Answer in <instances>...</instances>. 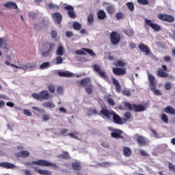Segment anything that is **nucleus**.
Listing matches in <instances>:
<instances>
[{
    "instance_id": "obj_21",
    "label": "nucleus",
    "mask_w": 175,
    "mask_h": 175,
    "mask_svg": "<svg viewBox=\"0 0 175 175\" xmlns=\"http://www.w3.org/2000/svg\"><path fill=\"white\" fill-rule=\"evenodd\" d=\"M8 40L3 38H0V47L5 50L6 51H8Z\"/></svg>"
},
{
    "instance_id": "obj_41",
    "label": "nucleus",
    "mask_w": 175,
    "mask_h": 175,
    "mask_svg": "<svg viewBox=\"0 0 175 175\" xmlns=\"http://www.w3.org/2000/svg\"><path fill=\"white\" fill-rule=\"evenodd\" d=\"M56 54L59 56L64 55V47L59 46L56 51Z\"/></svg>"
},
{
    "instance_id": "obj_44",
    "label": "nucleus",
    "mask_w": 175,
    "mask_h": 175,
    "mask_svg": "<svg viewBox=\"0 0 175 175\" xmlns=\"http://www.w3.org/2000/svg\"><path fill=\"white\" fill-rule=\"evenodd\" d=\"M100 167H106V166H110V163L107 161H104L98 164Z\"/></svg>"
},
{
    "instance_id": "obj_13",
    "label": "nucleus",
    "mask_w": 175,
    "mask_h": 175,
    "mask_svg": "<svg viewBox=\"0 0 175 175\" xmlns=\"http://www.w3.org/2000/svg\"><path fill=\"white\" fill-rule=\"evenodd\" d=\"M112 72L116 76H124L126 75V68L116 67L113 68Z\"/></svg>"
},
{
    "instance_id": "obj_20",
    "label": "nucleus",
    "mask_w": 175,
    "mask_h": 175,
    "mask_svg": "<svg viewBox=\"0 0 175 175\" xmlns=\"http://www.w3.org/2000/svg\"><path fill=\"white\" fill-rule=\"evenodd\" d=\"M112 83L113 85H115L116 91L118 94L121 92V85H120V82L116 78H112Z\"/></svg>"
},
{
    "instance_id": "obj_60",
    "label": "nucleus",
    "mask_w": 175,
    "mask_h": 175,
    "mask_svg": "<svg viewBox=\"0 0 175 175\" xmlns=\"http://www.w3.org/2000/svg\"><path fill=\"white\" fill-rule=\"evenodd\" d=\"M101 146L102 147H104V148H109V147H110V145L109 144V143L106 142H102Z\"/></svg>"
},
{
    "instance_id": "obj_29",
    "label": "nucleus",
    "mask_w": 175,
    "mask_h": 175,
    "mask_svg": "<svg viewBox=\"0 0 175 175\" xmlns=\"http://www.w3.org/2000/svg\"><path fill=\"white\" fill-rule=\"evenodd\" d=\"M123 154L124 157H131V155H132V150L129 147H124L123 148Z\"/></svg>"
},
{
    "instance_id": "obj_53",
    "label": "nucleus",
    "mask_w": 175,
    "mask_h": 175,
    "mask_svg": "<svg viewBox=\"0 0 175 175\" xmlns=\"http://www.w3.org/2000/svg\"><path fill=\"white\" fill-rule=\"evenodd\" d=\"M139 5H148V0H137Z\"/></svg>"
},
{
    "instance_id": "obj_23",
    "label": "nucleus",
    "mask_w": 175,
    "mask_h": 175,
    "mask_svg": "<svg viewBox=\"0 0 175 175\" xmlns=\"http://www.w3.org/2000/svg\"><path fill=\"white\" fill-rule=\"evenodd\" d=\"M164 112L167 113V114H171L172 116H174L175 109L170 105L164 108Z\"/></svg>"
},
{
    "instance_id": "obj_5",
    "label": "nucleus",
    "mask_w": 175,
    "mask_h": 175,
    "mask_svg": "<svg viewBox=\"0 0 175 175\" xmlns=\"http://www.w3.org/2000/svg\"><path fill=\"white\" fill-rule=\"evenodd\" d=\"M148 79L149 80L150 90L154 94V95H157V96L162 95V92H161L160 90H157V82L155 81V77L151 74H148Z\"/></svg>"
},
{
    "instance_id": "obj_61",
    "label": "nucleus",
    "mask_w": 175,
    "mask_h": 175,
    "mask_svg": "<svg viewBox=\"0 0 175 175\" xmlns=\"http://www.w3.org/2000/svg\"><path fill=\"white\" fill-rule=\"evenodd\" d=\"M51 38L53 39H55V38H57V31L55 30H53L51 31Z\"/></svg>"
},
{
    "instance_id": "obj_50",
    "label": "nucleus",
    "mask_w": 175,
    "mask_h": 175,
    "mask_svg": "<svg viewBox=\"0 0 175 175\" xmlns=\"http://www.w3.org/2000/svg\"><path fill=\"white\" fill-rule=\"evenodd\" d=\"M124 33L127 35V36H133V30L128 29L124 31Z\"/></svg>"
},
{
    "instance_id": "obj_38",
    "label": "nucleus",
    "mask_w": 175,
    "mask_h": 175,
    "mask_svg": "<svg viewBox=\"0 0 175 175\" xmlns=\"http://www.w3.org/2000/svg\"><path fill=\"white\" fill-rule=\"evenodd\" d=\"M72 27L75 31H80L81 29V24L79 23L78 22H75Z\"/></svg>"
},
{
    "instance_id": "obj_27",
    "label": "nucleus",
    "mask_w": 175,
    "mask_h": 175,
    "mask_svg": "<svg viewBox=\"0 0 175 175\" xmlns=\"http://www.w3.org/2000/svg\"><path fill=\"white\" fill-rule=\"evenodd\" d=\"M157 75L159 77H168L169 76V74L165 72V70H163L162 68H159L157 70Z\"/></svg>"
},
{
    "instance_id": "obj_3",
    "label": "nucleus",
    "mask_w": 175,
    "mask_h": 175,
    "mask_svg": "<svg viewBox=\"0 0 175 175\" xmlns=\"http://www.w3.org/2000/svg\"><path fill=\"white\" fill-rule=\"evenodd\" d=\"M78 83L80 87H83V88H85V91H86L88 95H91V94H92L94 85L91 83V79L85 77L81 81H79Z\"/></svg>"
},
{
    "instance_id": "obj_2",
    "label": "nucleus",
    "mask_w": 175,
    "mask_h": 175,
    "mask_svg": "<svg viewBox=\"0 0 175 175\" xmlns=\"http://www.w3.org/2000/svg\"><path fill=\"white\" fill-rule=\"evenodd\" d=\"M55 49V44L50 42H46L42 43V50H41V55L44 58H47V57H50L51 53Z\"/></svg>"
},
{
    "instance_id": "obj_33",
    "label": "nucleus",
    "mask_w": 175,
    "mask_h": 175,
    "mask_svg": "<svg viewBox=\"0 0 175 175\" xmlns=\"http://www.w3.org/2000/svg\"><path fill=\"white\" fill-rule=\"evenodd\" d=\"M97 16L99 20H105V18H106V13L103 10H99L97 13Z\"/></svg>"
},
{
    "instance_id": "obj_26",
    "label": "nucleus",
    "mask_w": 175,
    "mask_h": 175,
    "mask_svg": "<svg viewBox=\"0 0 175 175\" xmlns=\"http://www.w3.org/2000/svg\"><path fill=\"white\" fill-rule=\"evenodd\" d=\"M58 76L60 77H72V72L69 71H59Z\"/></svg>"
},
{
    "instance_id": "obj_18",
    "label": "nucleus",
    "mask_w": 175,
    "mask_h": 175,
    "mask_svg": "<svg viewBox=\"0 0 175 175\" xmlns=\"http://www.w3.org/2000/svg\"><path fill=\"white\" fill-rule=\"evenodd\" d=\"M3 6L8 9H18L17 3L14 1H8L3 4Z\"/></svg>"
},
{
    "instance_id": "obj_10",
    "label": "nucleus",
    "mask_w": 175,
    "mask_h": 175,
    "mask_svg": "<svg viewBox=\"0 0 175 175\" xmlns=\"http://www.w3.org/2000/svg\"><path fill=\"white\" fill-rule=\"evenodd\" d=\"M157 18L161 20V21H165V23H174V17L172 15H169L167 14H158Z\"/></svg>"
},
{
    "instance_id": "obj_42",
    "label": "nucleus",
    "mask_w": 175,
    "mask_h": 175,
    "mask_svg": "<svg viewBox=\"0 0 175 175\" xmlns=\"http://www.w3.org/2000/svg\"><path fill=\"white\" fill-rule=\"evenodd\" d=\"M12 68H16V69H22L23 70H27L28 68H25V64L22 65V66H16L13 64H11Z\"/></svg>"
},
{
    "instance_id": "obj_39",
    "label": "nucleus",
    "mask_w": 175,
    "mask_h": 175,
    "mask_svg": "<svg viewBox=\"0 0 175 175\" xmlns=\"http://www.w3.org/2000/svg\"><path fill=\"white\" fill-rule=\"evenodd\" d=\"M25 67L27 68V69L29 70L35 69V68H36V63H33V64L27 63L25 64Z\"/></svg>"
},
{
    "instance_id": "obj_12",
    "label": "nucleus",
    "mask_w": 175,
    "mask_h": 175,
    "mask_svg": "<svg viewBox=\"0 0 175 175\" xmlns=\"http://www.w3.org/2000/svg\"><path fill=\"white\" fill-rule=\"evenodd\" d=\"M111 131V136L113 139H124V137L121 135L124 133L122 131L117 129H112Z\"/></svg>"
},
{
    "instance_id": "obj_31",
    "label": "nucleus",
    "mask_w": 175,
    "mask_h": 175,
    "mask_svg": "<svg viewBox=\"0 0 175 175\" xmlns=\"http://www.w3.org/2000/svg\"><path fill=\"white\" fill-rule=\"evenodd\" d=\"M57 158H60L61 159H70V155H69V152H64L62 154H59Z\"/></svg>"
},
{
    "instance_id": "obj_37",
    "label": "nucleus",
    "mask_w": 175,
    "mask_h": 175,
    "mask_svg": "<svg viewBox=\"0 0 175 175\" xmlns=\"http://www.w3.org/2000/svg\"><path fill=\"white\" fill-rule=\"evenodd\" d=\"M49 9L53 10H59V5L53 3H49L48 5Z\"/></svg>"
},
{
    "instance_id": "obj_55",
    "label": "nucleus",
    "mask_w": 175,
    "mask_h": 175,
    "mask_svg": "<svg viewBox=\"0 0 175 175\" xmlns=\"http://www.w3.org/2000/svg\"><path fill=\"white\" fill-rule=\"evenodd\" d=\"M75 54H77V55H85V52L83 50H77Z\"/></svg>"
},
{
    "instance_id": "obj_24",
    "label": "nucleus",
    "mask_w": 175,
    "mask_h": 175,
    "mask_svg": "<svg viewBox=\"0 0 175 175\" xmlns=\"http://www.w3.org/2000/svg\"><path fill=\"white\" fill-rule=\"evenodd\" d=\"M71 166L73 170H75L77 172H79V170H81V164L79 161L72 163Z\"/></svg>"
},
{
    "instance_id": "obj_19",
    "label": "nucleus",
    "mask_w": 175,
    "mask_h": 175,
    "mask_svg": "<svg viewBox=\"0 0 175 175\" xmlns=\"http://www.w3.org/2000/svg\"><path fill=\"white\" fill-rule=\"evenodd\" d=\"M139 49L142 51V53H145L146 55H148L150 54V48L147 46V45L144 44H139Z\"/></svg>"
},
{
    "instance_id": "obj_6",
    "label": "nucleus",
    "mask_w": 175,
    "mask_h": 175,
    "mask_svg": "<svg viewBox=\"0 0 175 175\" xmlns=\"http://www.w3.org/2000/svg\"><path fill=\"white\" fill-rule=\"evenodd\" d=\"M124 109H127L131 111H135V113H140L146 110V107L142 105L131 104L130 103H124Z\"/></svg>"
},
{
    "instance_id": "obj_59",
    "label": "nucleus",
    "mask_w": 175,
    "mask_h": 175,
    "mask_svg": "<svg viewBox=\"0 0 175 175\" xmlns=\"http://www.w3.org/2000/svg\"><path fill=\"white\" fill-rule=\"evenodd\" d=\"M150 132H152L153 136L154 137H156L157 139H158V137L159 136V135H158V133H157V131L152 129H150Z\"/></svg>"
},
{
    "instance_id": "obj_43",
    "label": "nucleus",
    "mask_w": 175,
    "mask_h": 175,
    "mask_svg": "<svg viewBox=\"0 0 175 175\" xmlns=\"http://www.w3.org/2000/svg\"><path fill=\"white\" fill-rule=\"evenodd\" d=\"M48 90H49V92H51V94H54V92H55V85L50 84L48 86Z\"/></svg>"
},
{
    "instance_id": "obj_1",
    "label": "nucleus",
    "mask_w": 175,
    "mask_h": 175,
    "mask_svg": "<svg viewBox=\"0 0 175 175\" xmlns=\"http://www.w3.org/2000/svg\"><path fill=\"white\" fill-rule=\"evenodd\" d=\"M100 113L102 116H104V117L108 120H111L112 118L113 122L117 125H122L124 124L121 116H120L118 114H117V113H116V111L113 110L110 111L108 109L102 108Z\"/></svg>"
},
{
    "instance_id": "obj_8",
    "label": "nucleus",
    "mask_w": 175,
    "mask_h": 175,
    "mask_svg": "<svg viewBox=\"0 0 175 175\" xmlns=\"http://www.w3.org/2000/svg\"><path fill=\"white\" fill-rule=\"evenodd\" d=\"M94 72H96L98 73V75L101 79H103V80H105V81H110V78H109V76H107V74H106V72L100 69V66H99L98 64L94 65Z\"/></svg>"
},
{
    "instance_id": "obj_30",
    "label": "nucleus",
    "mask_w": 175,
    "mask_h": 175,
    "mask_svg": "<svg viewBox=\"0 0 175 175\" xmlns=\"http://www.w3.org/2000/svg\"><path fill=\"white\" fill-rule=\"evenodd\" d=\"M81 50H83V51H85V53H88V54H89L90 57H95L96 55V54L95 53V52H94L92 49L82 48Z\"/></svg>"
},
{
    "instance_id": "obj_11",
    "label": "nucleus",
    "mask_w": 175,
    "mask_h": 175,
    "mask_svg": "<svg viewBox=\"0 0 175 175\" xmlns=\"http://www.w3.org/2000/svg\"><path fill=\"white\" fill-rule=\"evenodd\" d=\"M145 24L152 28L155 32H159V31H161V25L154 23V21L146 18Z\"/></svg>"
},
{
    "instance_id": "obj_49",
    "label": "nucleus",
    "mask_w": 175,
    "mask_h": 175,
    "mask_svg": "<svg viewBox=\"0 0 175 175\" xmlns=\"http://www.w3.org/2000/svg\"><path fill=\"white\" fill-rule=\"evenodd\" d=\"M168 168L171 170V172L175 173V165L173 163L168 162Z\"/></svg>"
},
{
    "instance_id": "obj_32",
    "label": "nucleus",
    "mask_w": 175,
    "mask_h": 175,
    "mask_svg": "<svg viewBox=\"0 0 175 175\" xmlns=\"http://www.w3.org/2000/svg\"><path fill=\"white\" fill-rule=\"evenodd\" d=\"M98 114V111L95 109L90 108L87 111V116L91 117V116H95Z\"/></svg>"
},
{
    "instance_id": "obj_35",
    "label": "nucleus",
    "mask_w": 175,
    "mask_h": 175,
    "mask_svg": "<svg viewBox=\"0 0 175 175\" xmlns=\"http://www.w3.org/2000/svg\"><path fill=\"white\" fill-rule=\"evenodd\" d=\"M161 119L164 124H169V118H167V115L165 113L161 114Z\"/></svg>"
},
{
    "instance_id": "obj_62",
    "label": "nucleus",
    "mask_w": 175,
    "mask_h": 175,
    "mask_svg": "<svg viewBox=\"0 0 175 175\" xmlns=\"http://www.w3.org/2000/svg\"><path fill=\"white\" fill-rule=\"evenodd\" d=\"M42 120L44 121H49V120H50V116L46 115V114L43 115L42 116Z\"/></svg>"
},
{
    "instance_id": "obj_15",
    "label": "nucleus",
    "mask_w": 175,
    "mask_h": 175,
    "mask_svg": "<svg viewBox=\"0 0 175 175\" xmlns=\"http://www.w3.org/2000/svg\"><path fill=\"white\" fill-rule=\"evenodd\" d=\"M65 10L68 12V16H70V18H76V13H75V8L72 5H66L64 7Z\"/></svg>"
},
{
    "instance_id": "obj_48",
    "label": "nucleus",
    "mask_w": 175,
    "mask_h": 175,
    "mask_svg": "<svg viewBox=\"0 0 175 175\" xmlns=\"http://www.w3.org/2000/svg\"><path fill=\"white\" fill-rule=\"evenodd\" d=\"M124 13L119 12L118 13H116V17L117 18V20H121V18H124Z\"/></svg>"
},
{
    "instance_id": "obj_57",
    "label": "nucleus",
    "mask_w": 175,
    "mask_h": 175,
    "mask_svg": "<svg viewBox=\"0 0 175 175\" xmlns=\"http://www.w3.org/2000/svg\"><path fill=\"white\" fill-rule=\"evenodd\" d=\"M107 102L110 106H114V105H116L114 100L112 98H107Z\"/></svg>"
},
{
    "instance_id": "obj_51",
    "label": "nucleus",
    "mask_w": 175,
    "mask_h": 175,
    "mask_svg": "<svg viewBox=\"0 0 175 175\" xmlns=\"http://www.w3.org/2000/svg\"><path fill=\"white\" fill-rule=\"evenodd\" d=\"M50 65V63L49 62H44L40 66V69H46Z\"/></svg>"
},
{
    "instance_id": "obj_4",
    "label": "nucleus",
    "mask_w": 175,
    "mask_h": 175,
    "mask_svg": "<svg viewBox=\"0 0 175 175\" xmlns=\"http://www.w3.org/2000/svg\"><path fill=\"white\" fill-rule=\"evenodd\" d=\"M32 98L40 102H43V100H50L53 98V96L49 93L47 90H42L39 94L33 93L31 94Z\"/></svg>"
},
{
    "instance_id": "obj_34",
    "label": "nucleus",
    "mask_w": 175,
    "mask_h": 175,
    "mask_svg": "<svg viewBox=\"0 0 175 175\" xmlns=\"http://www.w3.org/2000/svg\"><path fill=\"white\" fill-rule=\"evenodd\" d=\"M106 10L109 14H113L114 13L116 9L114 8V5H108L106 8Z\"/></svg>"
},
{
    "instance_id": "obj_47",
    "label": "nucleus",
    "mask_w": 175,
    "mask_h": 175,
    "mask_svg": "<svg viewBox=\"0 0 175 175\" xmlns=\"http://www.w3.org/2000/svg\"><path fill=\"white\" fill-rule=\"evenodd\" d=\"M124 116V118H126L124 121H128V120L132 118V113H131L129 111H126Z\"/></svg>"
},
{
    "instance_id": "obj_45",
    "label": "nucleus",
    "mask_w": 175,
    "mask_h": 175,
    "mask_svg": "<svg viewBox=\"0 0 175 175\" xmlns=\"http://www.w3.org/2000/svg\"><path fill=\"white\" fill-rule=\"evenodd\" d=\"M88 24H92L94 23V15L92 14H90L88 16Z\"/></svg>"
},
{
    "instance_id": "obj_40",
    "label": "nucleus",
    "mask_w": 175,
    "mask_h": 175,
    "mask_svg": "<svg viewBox=\"0 0 175 175\" xmlns=\"http://www.w3.org/2000/svg\"><path fill=\"white\" fill-rule=\"evenodd\" d=\"M126 5L131 12H133L135 10V5H133V3L127 2Z\"/></svg>"
},
{
    "instance_id": "obj_14",
    "label": "nucleus",
    "mask_w": 175,
    "mask_h": 175,
    "mask_svg": "<svg viewBox=\"0 0 175 175\" xmlns=\"http://www.w3.org/2000/svg\"><path fill=\"white\" fill-rule=\"evenodd\" d=\"M51 17L56 24L59 25L62 23V15L60 13L55 12L51 14Z\"/></svg>"
},
{
    "instance_id": "obj_22",
    "label": "nucleus",
    "mask_w": 175,
    "mask_h": 175,
    "mask_svg": "<svg viewBox=\"0 0 175 175\" xmlns=\"http://www.w3.org/2000/svg\"><path fill=\"white\" fill-rule=\"evenodd\" d=\"M18 158H28L29 157V152L27 150H21L16 154Z\"/></svg>"
},
{
    "instance_id": "obj_52",
    "label": "nucleus",
    "mask_w": 175,
    "mask_h": 175,
    "mask_svg": "<svg viewBox=\"0 0 175 175\" xmlns=\"http://www.w3.org/2000/svg\"><path fill=\"white\" fill-rule=\"evenodd\" d=\"M122 94H123V95H124L125 96H131V91H129V90H123L122 91Z\"/></svg>"
},
{
    "instance_id": "obj_17",
    "label": "nucleus",
    "mask_w": 175,
    "mask_h": 175,
    "mask_svg": "<svg viewBox=\"0 0 175 175\" xmlns=\"http://www.w3.org/2000/svg\"><path fill=\"white\" fill-rule=\"evenodd\" d=\"M0 167H3L4 169H16V165L9 162H1Z\"/></svg>"
},
{
    "instance_id": "obj_36",
    "label": "nucleus",
    "mask_w": 175,
    "mask_h": 175,
    "mask_svg": "<svg viewBox=\"0 0 175 175\" xmlns=\"http://www.w3.org/2000/svg\"><path fill=\"white\" fill-rule=\"evenodd\" d=\"M115 66H117V68H124L125 63L121 60H117L115 62Z\"/></svg>"
},
{
    "instance_id": "obj_25",
    "label": "nucleus",
    "mask_w": 175,
    "mask_h": 175,
    "mask_svg": "<svg viewBox=\"0 0 175 175\" xmlns=\"http://www.w3.org/2000/svg\"><path fill=\"white\" fill-rule=\"evenodd\" d=\"M35 172L38 173V174L42 175H51V172L44 170H38V167H35L34 168Z\"/></svg>"
},
{
    "instance_id": "obj_58",
    "label": "nucleus",
    "mask_w": 175,
    "mask_h": 175,
    "mask_svg": "<svg viewBox=\"0 0 175 175\" xmlns=\"http://www.w3.org/2000/svg\"><path fill=\"white\" fill-rule=\"evenodd\" d=\"M23 114L27 116V117H31L32 116V113H31L28 109L23 110Z\"/></svg>"
},
{
    "instance_id": "obj_28",
    "label": "nucleus",
    "mask_w": 175,
    "mask_h": 175,
    "mask_svg": "<svg viewBox=\"0 0 175 175\" xmlns=\"http://www.w3.org/2000/svg\"><path fill=\"white\" fill-rule=\"evenodd\" d=\"M43 107H45L46 109H54L55 107V104L50 102L46 101L44 103H42Z\"/></svg>"
},
{
    "instance_id": "obj_7",
    "label": "nucleus",
    "mask_w": 175,
    "mask_h": 175,
    "mask_svg": "<svg viewBox=\"0 0 175 175\" xmlns=\"http://www.w3.org/2000/svg\"><path fill=\"white\" fill-rule=\"evenodd\" d=\"M31 165H37L38 166H44V167H49L52 166L55 169H58V165L55 163H53L49 161L44 160V159H39L38 161H32Z\"/></svg>"
},
{
    "instance_id": "obj_54",
    "label": "nucleus",
    "mask_w": 175,
    "mask_h": 175,
    "mask_svg": "<svg viewBox=\"0 0 175 175\" xmlns=\"http://www.w3.org/2000/svg\"><path fill=\"white\" fill-rule=\"evenodd\" d=\"M165 88L167 90V91H169L170 90H172V83L170 82L165 83Z\"/></svg>"
},
{
    "instance_id": "obj_9",
    "label": "nucleus",
    "mask_w": 175,
    "mask_h": 175,
    "mask_svg": "<svg viewBox=\"0 0 175 175\" xmlns=\"http://www.w3.org/2000/svg\"><path fill=\"white\" fill-rule=\"evenodd\" d=\"M111 44L114 46L118 44L121 42V36L117 31H112L109 36Z\"/></svg>"
},
{
    "instance_id": "obj_56",
    "label": "nucleus",
    "mask_w": 175,
    "mask_h": 175,
    "mask_svg": "<svg viewBox=\"0 0 175 175\" xmlns=\"http://www.w3.org/2000/svg\"><path fill=\"white\" fill-rule=\"evenodd\" d=\"M139 154L142 157H150V154L143 150L139 151Z\"/></svg>"
},
{
    "instance_id": "obj_16",
    "label": "nucleus",
    "mask_w": 175,
    "mask_h": 175,
    "mask_svg": "<svg viewBox=\"0 0 175 175\" xmlns=\"http://www.w3.org/2000/svg\"><path fill=\"white\" fill-rule=\"evenodd\" d=\"M148 139L143 136L138 135L137 137V143L139 147H143L147 145Z\"/></svg>"
},
{
    "instance_id": "obj_63",
    "label": "nucleus",
    "mask_w": 175,
    "mask_h": 175,
    "mask_svg": "<svg viewBox=\"0 0 175 175\" xmlns=\"http://www.w3.org/2000/svg\"><path fill=\"white\" fill-rule=\"evenodd\" d=\"M29 17H30V18H36V14L34 12H29Z\"/></svg>"
},
{
    "instance_id": "obj_46",
    "label": "nucleus",
    "mask_w": 175,
    "mask_h": 175,
    "mask_svg": "<svg viewBox=\"0 0 175 175\" xmlns=\"http://www.w3.org/2000/svg\"><path fill=\"white\" fill-rule=\"evenodd\" d=\"M64 62V59L61 56L56 57V65H59Z\"/></svg>"
},
{
    "instance_id": "obj_64",
    "label": "nucleus",
    "mask_w": 175,
    "mask_h": 175,
    "mask_svg": "<svg viewBox=\"0 0 175 175\" xmlns=\"http://www.w3.org/2000/svg\"><path fill=\"white\" fill-rule=\"evenodd\" d=\"M66 36H67V38H72V36H73V32L66 31Z\"/></svg>"
}]
</instances>
